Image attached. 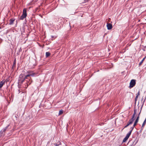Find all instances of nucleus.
I'll return each instance as SVG.
<instances>
[{"label":"nucleus","mask_w":146,"mask_h":146,"mask_svg":"<svg viewBox=\"0 0 146 146\" xmlns=\"http://www.w3.org/2000/svg\"><path fill=\"white\" fill-rule=\"evenodd\" d=\"M131 131H129L126 135V136L127 137L129 138V137L130 136V135H131Z\"/></svg>","instance_id":"nucleus-17"},{"label":"nucleus","mask_w":146,"mask_h":146,"mask_svg":"<svg viewBox=\"0 0 146 146\" xmlns=\"http://www.w3.org/2000/svg\"><path fill=\"white\" fill-rule=\"evenodd\" d=\"M140 95V92H139V91L137 93V95H136V96H139Z\"/></svg>","instance_id":"nucleus-25"},{"label":"nucleus","mask_w":146,"mask_h":146,"mask_svg":"<svg viewBox=\"0 0 146 146\" xmlns=\"http://www.w3.org/2000/svg\"><path fill=\"white\" fill-rule=\"evenodd\" d=\"M143 100V98H142V100Z\"/></svg>","instance_id":"nucleus-30"},{"label":"nucleus","mask_w":146,"mask_h":146,"mask_svg":"<svg viewBox=\"0 0 146 146\" xmlns=\"http://www.w3.org/2000/svg\"><path fill=\"white\" fill-rule=\"evenodd\" d=\"M128 139V138L126 136L123 140V142H125L126 140Z\"/></svg>","instance_id":"nucleus-19"},{"label":"nucleus","mask_w":146,"mask_h":146,"mask_svg":"<svg viewBox=\"0 0 146 146\" xmlns=\"http://www.w3.org/2000/svg\"><path fill=\"white\" fill-rule=\"evenodd\" d=\"M107 29L108 30L111 29L112 28V25L110 23H108L107 25Z\"/></svg>","instance_id":"nucleus-7"},{"label":"nucleus","mask_w":146,"mask_h":146,"mask_svg":"<svg viewBox=\"0 0 146 146\" xmlns=\"http://www.w3.org/2000/svg\"><path fill=\"white\" fill-rule=\"evenodd\" d=\"M130 125V124L129 123H128L127 125L125 126L124 128L127 127H128L129 125Z\"/></svg>","instance_id":"nucleus-23"},{"label":"nucleus","mask_w":146,"mask_h":146,"mask_svg":"<svg viewBox=\"0 0 146 146\" xmlns=\"http://www.w3.org/2000/svg\"><path fill=\"white\" fill-rule=\"evenodd\" d=\"M5 83V81L3 80L0 82V88L2 87L3 85Z\"/></svg>","instance_id":"nucleus-10"},{"label":"nucleus","mask_w":146,"mask_h":146,"mask_svg":"<svg viewBox=\"0 0 146 146\" xmlns=\"http://www.w3.org/2000/svg\"><path fill=\"white\" fill-rule=\"evenodd\" d=\"M136 113V111L135 110H134V113L133 114V115H132V118L131 119H134H134H134L135 115V114Z\"/></svg>","instance_id":"nucleus-16"},{"label":"nucleus","mask_w":146,"mask_h":146,"mask_svg":"<svg viewBox=\"0 0 146 146\" xmlns=\"http://www.w3.org/2000/svg\"><path fill=\"white\" fill-rule=\"evenodd\" d=\"M25 77V74H21L20 76L19 79V84H22L23 83L25 80L26 79Z\"/></svg>","instance_id":"nucleus-1"},{"label":"nucleus","mask_w":146,"mask_h":146,"mask_svg":"<svg viewBox=\"0 0 146 146\" xmlns=\"http://www.w3.org/2000/svg\"><path fill=\"white\" fill-rule=\"evenodd\" d=\"M135 127H134V126H133V127H131V128H130V129H131V130L129 131H131V132H132V131L133 129H134V128Z\"/></svg>","instance_id":"nucleus-22"},{"label":"nucleus","mask_w":146,"mask_h":146,"mask_svg":"<svg viewBox=\"0 0 146 146\" xmlns=\"http://www.w3.org/2000/svg\"><path fill=\"white\" fill-rule=\"evenodd\" d=\"M56 146H57V144H56Z\"/></svg>","instance_id":"nucleus-29"},{"label":"nucleus","mask_w":146,"mask_h":146,"mask_svg":"<svg viewBox=\"0 0 146 146\" xmlns=\"http://www.w3.org/2000/svg\"><path fill=\"white\" fill-rule=\"evenodd\" d=\"M26 81L27 82L26 83V84L25 85L24 87L27 88L28 86L31 84L32 81L29 79L26 80Z\"/></svg>","instance_id":"nucleus-5"},{"label":"nucleus","mask_w":146,"mask_h":146,"mask_svg":"<svg viewBox=\"0 0 146 146\" xmlns=\"http://www.w3.org/2000/svg\"><path fill=\"white\" fill-rule=\"evenodd\" d=\"M138 98V96H136V97L135 98V102L137 100Z\"/></svg>","instance_id":"nucleus-24"},{"label":"nucleus","mask_w":146,"mask_h":146,"mask_svg":"<svg viewBox=\"0 0 146 146\" xmlns=\"http://www.w3.org/2000/svg\"><path fill=\"white\" fill-rule=\"evenodd\" d=\"M16 58H15L14 61V62H13V66H12V68H14L15 66V65H16Z\"/></svg>","instance_id":"nucleus-15"},{"label":"nucleus","mask_w":146,"mask_h":146,"mask_svg":"<svg viewBox=\"0 0 146 146\" xmlns=\"http://www.w3.org/2000/svg\"><path fill=\"white\" fill-rule=\"evenodd\" d=\"M51 38L50 39L52 40H54L57 37V36H51Z\"/></svg>","instance_id":"nucleus-14"},{"label":"nucleus","mask_w":146,"mask_h":146,"mask_svg":"<svg viewBox=\"0 0 146 146\" xmlns=\"http://www.w3.org/2000/svg\"><path fill=\"white\" fill-rule=\"evenodd\" d=\"M144 126H143V127H142H142H141V130H142V129H143L144 127Z\"/></svg>","instance_id":"nucleus-26"},{"label":"nucleus","mask_w":146,"mask_h":146,"mask_svg":"<svg viewBox=\"0 0 146 146\" xmlns=\"http://www.w3.org/2000/svg\"><path fill=\"white\" fill-rule=\"evenodd\" d=\"M139 117L138 116L136 118V120H135V122L134 123V124H133L134 127H135L136 126L137 123L138 122L139 119Z\"/></svg>","instance_id":"nucleus-8"},{"label":"nucleus","mask_w":146,"mask_h":146,"mask_svg":"<svg viewBox=\"0 0 146 146\" xmlns=\"http://www.w3.org/2000/svg\"><path fill=\"white\" fill-rule=\"evenodd\" d=\"M50 54V53L49 52H46V57L49 56Z\"/></svg>","instance_id":"nucleus-18"},{"label":"nucleus","mask_w":146,"mask_h":146,"mask_svg":"<svg viewBox=\"0 0 146 146\" xmlns=\"http://www.w3.org/2000/svg\"><path fill=\"white\" fill-rule=\"evenodd\" d=\"M13 95H11V96L9 97V98L10 100V102H10H12L13 101Z\"/></svg>","instance_id":"nucleus-11"},{"label":"nucleus","mask_w":146,"mask_h":146,"mask_svg":"<svg viewBox=\"0 0 146 146\" xmlns=\"http://www.w3.org/2000/svg\"><path fill=\"white\" fill-rule=\"evenodd\" d=\"M9 126V125H8L7 127L1 130L0 131V135L1 136H2V135H5L4 134H3V133L5 132V131L7 130Z\"/></svg>","instance_id":"nucleus-4"},{"label":"nucleus","mask_w":146,"mask_h":146,"mask_svg":"<svg viewBox=\"0 0 146 146\" xmlns=\"http://www.w3.org/2000/svg\"><path fill=\"white\" fill-rule=\"evenodd\" d=\"M136 84V80L134 79L132 80L130 83L129 88H131L133 87Z\"/></svg>","instance_id":"nucleus-3"},{"label":"nucleus","mask_w":146,"mask_h":146,"mask_svg":"<svg viewBox=\"0 0 146 146\" xmlns=\"http://www.w3.org/2000/svg\"><path fill=\"white\" fill-rule=\"evenodd\" d=\"M27 16V10L25 9H23V13L19 19V20H23L25 18H26Z\"/></svg>","instance_id":"nucleus-2"},{"label":"nucleus","mask_w":146,"mask_h":146,"mask_svg":"<svg viewBox=\"0 0 146 146\" xmlns=\"http://www.w3.org/2000/svg\"><path fill=\"white\" fill-rule=\"evenodd\" d=\"M146 99H144V100L143 101V104H144V102H145V100Z\"/></svg>","instance_id":"nucleus-27"},{"label":"nucleus","mask_w":146,"mask_h":146,"mask_svg":"<svg viewBox=\"0 0 146 146\" xmlns=\"http://www.w3.org/2000/svg\"><path fill=\"white\" fill-rule=\"evenodd\" d=\"M2 39H0V41H1V42L2 41Z\"/></svg>","instance_id":"nucleus-28"},{"label":"nucleus","mask_w":146,"mask_h":146,"mask_svg":"<svg viewBox=\"0 0 146 146\" xmlns=\"http://www.w3.org/2000/svg\"><path fill=\"white\" fill-rule=\"evenodd\" d=\"M134 121V119H131L129 120L128 123H129V124L130 125L131 124H132L133 123Z\"/></svg>","instance_id":"nucleus-13"},{"label":"nucleus","mask_w":146,"mask_h":146,"mask_svg":"<svg viewBox=\"0 0 146 146\" xmlns=\"http://www.w3.org/2000/svg\"><path fill=\"white\" fill-rule=\"evenodd\" d=\"M146 58V56H145L144 58H143L142 60H141V61L139 63V66H140L142 64V63H143V61Z\"/></svg>","instance_id":"nucleus-12"},{"label":"nucleus","mask_w":146,"mask_h":146,"mask_svg":"<svg viewBox=\"0 0 146 146\" xmlns=\"http://www.w3.org/2000/svg\"><path fill=\"white\" fill-rule=\"evenodd\" d=\"M27 74H28L30 76H34L36 74V73H34L33 72L31 71H27Z\"/></svg>","instance_id":"nucleus-6"},{"label":"nucleus","mask_w":146,"mask_h":146,"mask_svg":"<svg viewBox=\"0 0 146 146\" xmlns=\"http://www.w3.org/2000/svg\"><path fill=\"white\" fill-rule=\"evenodd\" d=\"M15 21V19L13 18L11 19L10 20L9 24L10 25H12L13 24L14 22Z\"/></svg>","instance_id":"nucleus-9"},{"label":"nucleus","mask_w":146,"mask_h":146,"mask_svg":"<svg viewBox=\"0 0 146 146\" xmlns=\"http://www.w3.org/2000/svg\"><path fill=\"white\" fill-rule=\"evenodd\" d=\"M30 76L28 74H27L26 75H25V78H26V79H27V77H29Z\"/></svg>","instance_id":"nucleus-20"},{"label":"nucleus","mask_w":146,"mask_h":146,"mask_svg":"<svg viewBox=\"0 0 146 146\" xmlns=\"http://www.w3.org/2000/svg\"><path fill=\"white\" fill-rule=\"evenodd\" d=\"M63 113V111H62V110H60L59 111V115H61Z\"/></svg>","instance_id":"nucleus-21"}]
</instances>
